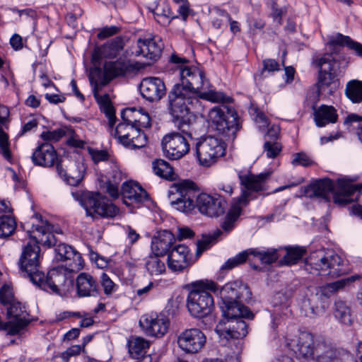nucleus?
<instances>
[{"mask_svg":"<svg viewBox=\"0 0 362 362\" xmlns=\"http://www.w3.org/2000/svg\"><path fill=\"white\" fill-rule=\"evenodd\" d=\"M56 259L65 262L64 267L69 272H76L81 270L83 266V260L76 250L72 247L64 244H59L55 248Z\"/></svg>","mask_w":362,"mask_h":362,"instance_id":"obj_22","label":"nucleus"},{"mask_svg":"<svg viewBox=\"0 0 362 362\" xmlns=\"http://www.w3.org/2000/svg\"><path fill=\"white\" fill-rule=\"evenodd\" d=\"M88 153L95 163L103 161H107L111 157L110 153L107 150L89 148Z\"/></svg>","mask_w":362,"mask_h":362,"instance_id":"obj_54","label":"nucleus"},{"mask_svg":"<svg viewBox=\"0 0 362 362\" xmlns=\"http://www.w3.org/2000/svg\"><path fill=\"white\" fill-rule=\"evenodd\" d=\"M153 283L151 281L148 284V285L145 286L144 287L136 289L135 291L136 296H137L140 299L146 297L149 293L150 291L153 288Z\"/></svg>","mask_w":362,"mask_h":362,"instance_id":"obj_63","label":"nucleus"},{"mask_svg":"<svg viewBox=\"0 0 362 362\" xmlns=\"http://www.w3.org/2000/svg\"><path fill=\"white\" fill-rule=\"evenodd\" d=\"M345 94L346 97L354 103L362 101V81L352 80L346 86Z\"/></svg>","mask_w":362,"mask_h":362,"instance_id":"obj_42","label":"nucleus"},{"mask_svg":"<svg viewBox=\"0 0 362 362\" xmlns=\"http://www.w3.org/2000/svg\"><path fill=\"white\" fill-rule=\"evenodd\" d=\"M362 278L361 275H353L351 276L338 280L337 281L327 284L317 288L315 297L320 299L322 297L329 298L346 286Z\"/></svg>","mask_w":362,"mask_h":362,"instance_id":"obj_31","label":"nucleus"},{"mask_svg":"<svg viewBox=\"0 0 362 362\" xmlns=\"http://www.w3.org/2000/svg\"><path fill=\"white\" fill-rule=\"evenodd\" d=\"M174 241L175 237L171 232L160 231L151 240V251L153 255L163 256L170 250Z\"/></svg>","mask_w":362,"mask_h":362,"instance_id":"obj_30","label":"nucleus"},{"mask_svg":"<svg viewBox=\"0 0 362 362\" xmlns=\"http://www.w3.org/2000/svg\"><path fill=\"white\" fill-rule=\"evenodd\" d=\"M334 315L341 324L350 326L353 322L350 308L343 301H337L334 304Z\"/></svg>","mask_w":362,"mask_h":362,"instance_id":"obj_40","label":"nucleus"},{"mask_svg":"<svg viewBox=\"0 0 362 362\" xmlns=\"http://www.w3.org/2000/svg\"><path fill=\"white\" fill-rule=\"evenodd\" d=\"M337 110L332 106L321 105L314 112V119L319 127L328 124H334L337 121Z\"/></svg>","mask_w":362,"mask_h":362,"instance_id":"obj_34","label":"nucleus"},{"mask_svg":"<svg viewBox=\"0 0 362 362\" xmlns=\"http://www.w3.org/2000/svg\"><path fill=\"white\" fill-rule=\"evenodd\" d=\"M148 347L147 340L141 337H135L129 341V352L132 358L139 359L145 356Z\"/></svg>","mask_w":362,"mask_h":362,"instance_id":"obj_37","label":"nucleus"},{"mask_svg":"<svg viewBox=\"0 0 362 362\" xmlns=\"http://www.w3.org/2000/svg\"><path fill=\"white\" fill-rule=\"evenodd\" d=\"M57 174L69 185L71 186L78 185L83 179L86 166L83 162H76L74 166L70 169L69 175L66 174L62 163H58L56 165Z\"/></svg>","mask_w":362,"mask_h":362,"instance_id":"obj_29","label":"nucleus"},{"mask_svg":"<svg viewBox=\"0 0 362 362\" xmlns=\"http://www.w3.org/2000/svg\"><path fill=\"white\" fill-rule=\"evenodd\" d=\"M175 124L180 132L165 134L161 141L163 152L170 160H178L187 154L190 150L189 141L193 140L191 122L182 120Z\"/></svg>","mask_w":362,"mask_h":362,"instance_id":"obj_8","label":"nucleus"},{"mask_svg":"<svg viewBox=\"0 0 362 362\" xmlns=\"http://www.w3.org/2000/svg\"><path fill=\"white\" fill-rule=\"evenodd\" d=\"M120 122L116 127L115 136L124 146L136 149L146 146L147 138L144 132L128 121Z\"/></svg>","mask_w":362,"mask_h":362,"instance_id":"obj_17","label":"nucleus"},{"mask_svg":"<svg viewBox=\"0 0 362 362\" xmlns=\"http://www.w3.org/2000/svg\"><path fill=\"white\" fill-rule=\"evenodd\" d=\"M264 151L268 158H274L281 151V145L276 141H266L264 144Z\"/></svg>","mask_w":362,"mask_h":362,"instance_id":"obj_53","label":"nucleus"},{"mask_svg":"<svg viewBox=\"0 0 362 362\" xmlns=\"http://www.w3.org/2000/svg\"><path fill=\"white\" fill-rule=\"evenodd\" d=\"M286 345L305 359L311 358L315 354V362H357L347 351L337 349L325 341H317L314 347L313 336L308 332L286 339Z\"/></svg>","mask_w":362,"mask_h":362,"instance_id":"obj_2","label":"nucleus"},{"mask_svg":"<svg viewBox=\"0 0 362 362\" xmlns=\"http://www.w3.org/2000/svg\"><path fill=\"white\" fill-rule=\"evenodd\" d=\"M216 13L219 17L224 18L225 20L229 23L230 30L231 32H233V33H236L240 31L239 23L235 21H233L230 18V16L226 11L217 9Z\"/></svg>","mask_w":362,"mask_h":362,"instance_id":"obj_58","label":"nucleus"},{"mask_svg":"<svg viewBox=\"0 0 362 362\" xmlns=\"http://www.w3.org/2000/svg\"><path fill=\"white\" fill-rule=\"evenodd\" d=\"M281 248H250L247 250L249 257H257L261 263L269 264L276 262L280 257Z\"/></svg>","mask_w":362,"mask_h":362,"instance_id":"obj_35","label":"nucleus"},{"mask_svg":"<svg viewBox=\"0 0 362 362\" xmlns=\"http://www.w3.org/2000/svg\"><path fill=\"white\" fill-rule=\"evenodd\" d=\"M34 164L43 167H52L57 160L54 146L48 142L39 145L32 155Z\"/></svg>","mask_w":362,"mask_h":362,"instance_id":"obj_28","label":"nucleus"},{"mask_svg":"<svg viewBox=\"0 0 362 362\" xmlns=\"http://www.w3.org/2000/svg\"><path fill=\"white\" fill-rule=\"evenodd\" d=\"M249 114L253 120L258 124V127L265 128L268 126V120L265 115L256 106L252 105L249 107Z\"/></svg>","mask_w":362,"mask_h":362,"instance_id":"obj_51","label":"nucleus"},{"mask_svg":"<svg viewBox=\"0 0 362 362\" xmlns=\"http://www.w3.org/2000/svg\"><path fill=\"white\" fill-rule=\"evenodd\" d=\"M82 349V346L80 345H74L68 348L65 351L61 354L60 357L62 359V362H69L70 357L79 355Z\"/></svg>","mask_w":362,"mask_h":362,"instance_id":"obj_57","label":"nucleus"},{"mask_svg":"<svg viewBox=\"0 0 362 362\" xmlns=\"http://www.w3.org/2000/svg\"><path fill=\"white\" fill-rule=\"evenodd\" d=\"M138 49L135 52L137 57L142 56L148 59L156 61L161 54L163 43L158 37L139 38Z\"/></svg>","mask_w":362,"mask_h":362,"instance_id":"obj_24","label":"nucleus"},{"mask_svg":"<svg viewBox=\"0 0 362 362\" xmlns=\"http://www.w3.org/2000/svg\"><path fill=\"white\" fill-rule=\"evenodd\" d=\"M206 343V336L199 329H187L177 337L179 347L186 353H198Z\"/></svg>","mask_w":362,"mask_h":362,"instance_id":"obj_21","label":"nucleus"},{"mask_svg":"<svg viewBox=\"0 0 362 362\" xmlns=\"http://www.w3.org/2000/svg\"><path fill=\"white\" fill-rule=\"evenodd\" d=\"M341 262V257L333 252H318L310 256L305 269L315 275L338 276L342 273Z\"/></svg>","mask_w":362,"mask_h":362,"instance_id":"obj_14","label":"nucleus"},{"mask_svg":"<svg viewBox=\"0 0 362 362\" xmlns=\"http://www.w3.org/2000/svg\"><path fill=\"white\" fill-rule=\"evenodd\" d=\"M312 160L310 158L303 153H298L294 154L293 158L292 160V164L294 165H302V166H309L311 165Z\"/></svg>","mask_w":362,"mask_h":362,"instance_id":"obj_59","label":"nucleus"},{"mask_svg":"<svg viewBox=\"0 0 362 362\" xmlns=\"http://www.w3.org/2000/svg\"><path fill=\"white\" fill-rule=\"evenodd\" d=\"M10 44L13 49H21L23 47L22 37L18 34H14L10 39Z\"/></svg>","mask_w":362,"mask_h":362,"instance_id":"obj_64","label":"nucleus"},{"mask_svg":"<svg viewBox=\"0 0 362 362\" xmlns=\"http://www.w3.org/2000/svg\"><path fill=\"white\" fill-rule=\"evenodd\" d=\"M0 148L4 156L6 159L11 157V152L8 148V136L1 129H0Z\"/></svg>","mask_w":362,"mask_h":362,"instance_id":"obj_61","label":"nucleus"},{"mask_svg":"<svg viewBox=\"0 0 362 362\" xmlns=\"http://www.w3.org/2000/svg\"><path fill=\"white\" fill-rule=\"evenodd\" d=\"M7 315L9 318V334H18L29 323L26 318V313L18 302H12L8 308Z\"/></svg>","mask_w":362,"mask_h":362,"instance_id":"obj_25","label":"nucleus"},{"mask_svg":"<svg viewBox=\"0 0 362 362\" xmlns=\"http://www.w3.org/2000/svg\"><path fill=\"white\" fill-rule=\"evenodd\" d=\"M219 295L221 299L220 307L223 316L231 317L251 315L250 310L238 300L245 295H250L247 286L241 281H235L226 284L221 288Z\"/></svg>","mask_w":362,"mask_h":362,"instance_id":"obj_9","label":"nucleus"},{"mask_svg":"<svg viewBox=\"0 0 362 362\" xmlns=\"http://www.w3.org/2000/svg\"><path fill=\"white\" fill-rule=\"evenodd\" d=\"M154 255L149 256L146 262V268L151 275H160L165 272V265L159 257Z\"/></svg>","mask_w":362,"mask_h":362,"instance_id":"obj_44","label":"nucleus"},{"mask_svg":"<svg viewBox=\"0 0 362 362\" xmlns=\"http://www.w3.org/2000/svg\"><path fill=\"white\" fill-rule=\"evenodd\" d=\"M122 195L123 202L126 205L131 204H141L148 199V195L138 183L129 181L125 182L122 185Z\"/></svg>","mask_w":362,"mask_h":362,"instance_id":"obj_27","label":"nucleus"},{"mask_svg":"<svg viewBox=\"0 0 362 362\" xmlns=\"http://www.w3.org/2000/svg\"><path fill=\"white\" fill-rule=\"evenodd\" d=\"M180 83L197 95L199 98L211 103H230L231 98L221 91L211 88L203 70L197 66H180L179 68Z\"/></svg>","mask_w":362,"mask_h":362,"instance_id":"obj_4","label":"nucleus"},{"mask_svg":"<svg viewBox=\"0 0 362 362\" xmlns=\"http://www.w3.org/2000/svg\"><path fill=\"white\" fill-rule=\"evenodd\" d=\"M122 118L124 121L133 123V124L138 128H139V127L148 128L151 125V118L147 112L137 111L133 108H128L123 110L122 112Z\"/></svg>","mask_w":362,"mask_h":362,"instance_id":"obj_33","label":"nucleus"},{"mask_svg":"<svg viewBox=\"0 0 362 362\" xmlns=\"http://www.w3.org/2000/svg\"><path fill=\"white\" fill-rule=\"evenodd\" d=\"M222 234L223 232L220 229H216L211 234L203 235L202 239L197 241V255H200L204 251L210 248Z\"/></svg>","mask_w":362,"mask_h":362,"instance_id":"obj_43","label":"nucleus"},{"mask_svg":"<svg viewBox=\"0 0 362 362\" xmlns=\"http://www.w3.org/2000/svg\"><path fill=\"white\" fill-rule=\"evenodd\" d=\"M98 85L95 84L93 89V95L98 103L100 105V110L103 112L109 119V124L112 127L116 121L115 109L110 102L109 95L105 94L99 95L97 90Z\"/></svg>","mask_w":362,"mask_h":362,"instance_id":"obj_36","label":"nucleus"},{"mask_svg":"<svg viewBox=\"0 0 362 362\" xmlns=\"http://www.w3.org/2000/svg\"><path fill=\"white\" fill-rule=\"evenodd\" d=\"M329 43L334 45H346L349 49L354 50L362 57V45L351 40L349 36L337 33L329 40Z\"/></svg>","mask_w":362,"mask_h":362,"instance_id":"obj_38","label":"nucleus"},{"mask_svg":"<svg viewBox=\"0 0 362 362\" xmlns=\"http://www.w3.org/2000/svg\"><path fill=\"white\" fill-rule=\"evenodd\" d=\"M81 205L85 209L87 215L101 217H113L118 212V208L112 204H109L99 193L86 192L81 199Z\"/></svg>","mask_w":362,"mask_h":362,"instance_id":"obj_16","label":"nucleus"},{"mask_svg":"<svg viewBox=\"0 0 362 362\" xmlns=\"http://www.w3.org/2000/svg\"><path fill=\"white\" fill-rule=\"evenodd\" d=\"M316 300H319V298L315 297V294L302 300L300 309L305 316L312 317L317 314L318 304L316 303Z\"/></svg>","mask_w":362,"mask_h":362,"instance_id":"obj_47","label":"nucleus"},{"mask_svg":"<svg viewBox=\"0 0 362 362\" xmlns=\"http://www.w3.org/2000/svg\"><path fill=\"white\" fill-rule=\"evenodd\" d=\"M123 48V40L121 37H116L102 48V53L108 57H115Z\"/></svg>","mask_w":362,"mask_h":362,"instance_id":"obj_48","label":"nucleus"},{"mask_svg":"<svg viewBox=\"0 0 362 362\" xmlns=\"http://www.w3.org/2000/svg\"><path fill=\"white\" fill-rule=\"evenodd\" d=\"M100 279V285L106 296H111L117 292L118 285L114 283L107 274L103 273Z\"/></svg>","mask_w":362,"mask_h":362,"instance_id":"obj_50","label":"nucleus"},{"mask_svg":"<svg viewBox=\"0 0 362 362\" xmlns=\"http://www.w3.org/2000/svg\"><path fill=\"white\" fill-rule=\"evenodd\" d=\"M120 28L115 25L106 26L101 29V30L98 33L97 37L100 40H104L108 37L114 35L119 33Z\"/></svg>","mask_w":362,"mask_h":362,"instance_id":"obj_60","label":"nucleus"},{"mask_svg":"<svg viewBox=\"0 0 362 362\" xmlns=\"http://www.w3.org/2000/svg\"><path fill=\"white\" fill-rule=\"evenodd\" d=\"M264 69L268 71H275L280 69L279 63L272 59H267L263 61Z\"/></svg>","mask_w":362,"mask_h":362,"instance_id":"obj_62","label":"nucleus"},{"mask_svg":"<svg viewBox=\"0 0 362 362\" xmlns=\"http://www.w3.org/2000/svg\"><path fill=\"white\" fill-rule=\"evenodd\" d=\"M207 122L212 129L228 139L233 140L240 129L237 113L225 107L211 108L208 113Z\"/></svg>","mask_w":362,"mask_h":362,"instance_id":"obj_10","label":"nucleus"},{"mask_svg":"<svg viewBox=\"0 0 362 362\" xmlns=\"http://www.w3.org/2000/svg\"><path fill=\"white\" fill-rule=\"evenodd\" d=\"M23 247L18 260V266L22 275L27 277L33 284L44 277V273L40 270V243L31 238Z\"/></svg>","mask_w":362,"mask_h":362,"instance_id":"obj_13","label":"nucleus"},{"mask_svg":"<svg viewBox=\"0 0 362 362\" xmlns=\"http://www.w3.org/2000/svg\"><path fill=\"white\" fill-rule=\"evenodd\" d=\"M13 293L8 285H4L0 289V301L2 304H10L13 302Z\"/></svg>","mask_w":362,"mask_h":362,"instance_id":"obj_56","label":"nucleus"},{"mask_svg":"<svg viewBox=\"0 0 362 362\" xmlns=\"http://www.w3.org/2000/svg\"><path fill=\"white\" fill-rule=\"evenodd\" d=\"M142 97L149 102L159 101L166 93L164 81L158 77H146L140 83Z\"/></svg>","mask_w":362,"mask_h":362,"instance_id":"obj_23","label":"nucleus"},{"mask_svg":"<svg viewBox=\"0 0 362 362\" xmlns=\"http://www.w3.org/2000/svg\"><path fill=\"white\" fill-rule=\"evenodd\" d=\"M168 199L172 206L179 211L191 213L195 208L210 218H218L224 214L226 203L219 196L206 193L197 195L194 183L182 180L171 185L168 190Z\"/></svg>","mask_w":362,"mask_h":362,"instance_id":"obj_1","label":"nucleus"},{"mask_svg":"<svg viewBox=\"0 0 362 362\" xmlns=\"http://www.w3.org/2000/svg\"><path fill=\"white\" fill-rule=\"evenodd\" d=\"M193 145L199 163L204 167L212 166L226 153L225 143L214 136L197 139Z\"/></svg>","mask_w":362,"mask_h":362,"instance_id":"obj_11","label":"nucleus"},{"mask_svg":"<svg viewBox=\"0 0 362 362\" xmlns=\"http://www.w3.org/2000/svg\"><path fill=\"white\" fill-rule=\"evenodd\" d=\"M152 169L153 173L164 179L173 180L175 177L173 168L170 164L162 159H157L152 163Z\"/></svg>","mask_w":362,"mask_h":362,"instance_id":"obj_39","label":"nucleus"},{"mask_svg":"<svg viewBox=\"0 0 362 362\" xmlns=\"http://www.w3.org/2000/svg\"><path fill=\"white\" fill-rule=\"evenodd\" d=\"M313 63L320 69L317 83L318 94H332V89L337 85V76L340 64L339 60L332 54H325L317 57Z\"/></svg>","mask_w":362,"mask_h":362,"instance_id":"obj_12","label":"nucleus"},{"mask_svg":"<svg viewBox=\"0 0 362 362\" xmlns=\"http://www.w3.org/2000/svg\"><path fill=\"white\" fill-rule=\"evenodd\" d=\"M76 291L79 297L95 296L98 294V284L90 274L83 272L76 278Z\"/></svg>","mask_w":362,"mask_h":362,"instance_id":"obj_32","label":"nucleus"},{"mask_svg":"<svg viewBox=\"0 0 362 362\" xmlns=\"http://www.w3.org/2000/svg\"><path fill=\"white\" fill-rule=\"evenodd\" d=\"M139 325L148 336L161 337L168 332L169 320L161 314H145L141 317Z\"/></svg>","mask_w":362,"mask_h":362,"instance_id":"obj_20","label":"nucleus"},{"mask_svg":"<svg viewBox=\"0 0 362 362\" xmlns=\"http://www.w3.org/2000/svg\"><path fill=\"white\" fill-rule=\"evenodd\" d=\"M224 319L221 320L216 327V332L220 337L226 338H243L247 334V325L242 318L252 319L253 314L250 316H223Z\"/></svg>","mask_w":362,"mask_h":362,"instance_id":"obj_19","label":"nucleus"},{"mask_svg":"<svg viewBox=\"0 0 362 362\" xmlns=\"http://www.w3.org/2000/svg\"><path fill=\"white\" fill-rule=\"evenodd\" d=\"M127 70V66L124 62H109L104 65L105 76L109 80L124 75Z\"/></svg>","mask_w":362,"mask_h":362,"instance_id":"obj_41","label":"nucleus"},{"mask_svg":"<svg viewBox=\"0 0 362 362\" xmlns=\"http://www.w3.org/2000/svg\"><path fill=\"white\" fill-rule=\"evenodd\" d=\"M286 254L284 256L281 262L286 265L294 264L302 258L305 250L300 247H286Z\"/></svg>","mask_w":362,"mask_h":362,"instance_id":"obj_45","label":"nucleus"},{"mask_svg":"<svg viewBox=\"0 0 362 362\" xmlns=\"http://www.w3.org/2000/svg\"><path fill=\"white\" fill-rule=\"evenodd\" d=\"M64 136H65V131L62 129L45 132L41 134V137L44 140L49 141H58Z\"/></svg>","mask_w":362,"mask_h":362,"instance_id":"obj_55","label":"nucleus"},{"mask_svg":"<svg viewBox=\"0 0 362 362\" xmlns=\"http://www.w3.org/2000/svg\"><path fill=\"white\" fill-rule=\"evenodd\" d=\"M113 182L106 183V191L112 198H117L119 196L118 185L122 180V174L118 170L113 171Z\"/></svg>","mask_w":362,"mask_h":362,"instance_id":"obj_52","label":"nucleus"},{"mask_svg":"<svg viewBox=\"0 0 362 362\" xmlns=\"http://www.w3.org/2000/svg\"><path fill=\"white\" fill-rule=\"evenodd\" d=\"M16 228V222L11 216H0V238L7 237L13 234Z\"/></svg>","mask_w":362,"mask_h":362,"instance_id":"obj_46","label":"nucleus"},{"mask_svg":"<svg viewBox=\"0 0 362 362\" xmlns=\"http://www.w3.org/2000/svg\"><path fill=\"white\" fill-rule=\"evenodd\" d=\"M216 285L208 280L192 283L187 297V308L189 313L196 317L209 315L214 306V298L209 291H215Z\"/></svg>","mask_w":362,"mask_h":362,"instance_id":"obj_5","label":"nucleus"},{"mask_svg":"<svg viewBox=\"0 0 362 362\" xmlns=\"http://www.w3.org/2000/svg\"><path fill=\"white\" fill-rule=\"evenodd\" d=\"M314 195L329 200L330 194H332L334 203L339 205H345L352 202L351 194L357 191V187L352 184V182L342 177L337 180V184L328 178H324L315 181L310 185Z\"/></svg>","mask_w":362,"mask_h":362,"instance_id":"obj_7","label":"nucleus"},{"mask_svg":"<svg viewBox=\"0 0 362 362\" xmlns=\"http://www.w3.org/2000/svg\"><path fill=\"white\" fill-rule=\"evenodd\" d=\"M66 270V267H63L52 269L48 272L47 276L44 275L40 281L33 284L45 291L63 296L72 285L71 281L67 279L65 274Z\"/></svg>","mask_w":362,"mask_h":362,"instance_id":"obj_18","label":"nucleus"},{"mask_svg":"<svg viewBox=\"0 0 362 362\" xmlns=\"http://www.w3.org/2000/svg\"><path fill=\"white\" fill-rule=\"evenodd\" d=\"M23 228L29 237L34 239L36 243L48 247L55 245L57 243V239L53 233H62L59 228H54L50 225L46 220L42 219L40 214L32 216L29 221L23 224Z\"/></svg>","mask_w":362,"mask_h":362,"instance_id":"obj_15","label":"nucleus"},{"mask_svg":"<svg viewBox=\"0 0 362 362\" xmlns=\"http://www.w3.org/2000/svg\"><path fill=\"white\" fill-rule=\"evenodd\" d=\"M271 173L269 172L258 175H239L240 183L244 187V189L241 195L233 203L221 225L225 232L228 233L233 230L235 221L241 214L242 207L247 205L249 201L254 198L252 192L267 190V181Z\"/></svg>","mask_w":362,"mask_h":362,"instance_id":"obj_3","label":"nucleus"},{"mask_svg":"<svg viewBox=\"0 0 362 362\" xmlns=\"http://www.w3.org/2000/svg\"><path fill=\"white\" fill-rule=\"evenodd\" d=\"M247 259L251 260L249 257L247 250L240 252L230 259H228L221 267V269H231L244 263Z\"/></svg>","mask_w":362,"mask_h":362,"instance_id":"obj_49","label":"nucleus"},{"mask_svg":"<svg viewBox=\"0 0 362 362\" xmlns=\"http://www.w3.org/2000/svg\"><path fill=\"white\" fill-rule=\"evenodd\" d=\"M199 96L183 85L175 84L168 93V110L174 122L184 120L189 122L187 116L192 109L199 110L200 104Z\"/></svg>","mask_w":362,"mask_h":362,"instance_id":"obj_6","label":"nucleus"},{"mask_svg":"<svg viewBox=\"0 0 362 362\" xmlns=\"http://www.w3.org/2000/svg\"><path fill=\"white\" fill-rule=\"evenodd\" d=\"M189 259V248L185 245H177L168 255V268L175 272H182L188 267Z\"/></svg>","mask_w":362,"mask_h":362,"instance_id":"obj_26","label":"nucleus"}]
</instances>
